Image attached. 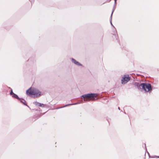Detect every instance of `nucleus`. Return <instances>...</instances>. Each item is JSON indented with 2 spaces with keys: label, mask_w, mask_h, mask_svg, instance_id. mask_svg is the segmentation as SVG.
<instances>
[{
  "label": "nucleus",
  "mask_w": 159,
  "mask_h": 159,
  "mask_svg": "<svg viewBox=\"0 0 159 159\" xmlns=\"http://www.w3.org/2000/svg\"><path fill=\"white\" fill-rule=\"evenodd\" d=\"M26 93L28 95H33L34 97H38L41 95L40 92L38 90L34 88H30L26 91Z\"/></svg>",
  "instance_id": "obj_1"
},
{
  "label": "nucleus",
  "mask_w": 159,
  "mask_h": 159,
  "mask_svg": "<svg viewBox=\"0 0 159 159\" xmlns=\"http://www.w3.org/2000/svg\"><path fill=\"white\" fill-rule=\"evenodd\" d=\"M97 96V94H89L83 95L82 97L84 98V101H88L93 100L95 99L94 98Z\"/></svg>",
  "instance_id": "obj_2"
},
{
  "label": "nucleus",
  "mask_w": 159,
  "mask_h": 159,
  "mask_svg": "<svg viewBox=\"0 0 159 159\" xmlns=\"http://www.w3.org/2000/svg\"><path fill=\"white\" fill-rule=\"evenodd\" d=\"M141 86L146 92H148L151 90V85L149 84L143 83L141 84Z\"/></svg>",
  "instance_id": "obj_3"
},
{
  "label": "nucleus",
  "mask_w": 159,
  "mask_h": 159,
  "mask_svg": "<svg viewBox=\"0 0 159 159\" xmlns=\"http://www.w3.org/2000/svg\"><path fill=\"white\" fill-rule=\"evenodd\" d=\"M129 80L130 79L129 77V75H125L122 79L121 83L122 84H125L129 81Z\"/></svg>",
  "instance_id": "obj_4"
},
{
  "label": "nucleus",
  "mask_w": 159,
  "mask_h": 159,
  "mask_svg": "<svg viewBox=\"0 0 159 159\" xmlns=\"http://www.w3.org/2000/svg\"><path fill=\"white\" fill-rule=\"evenodd\" d=\"M34 103L35 105L38 106H39V107H42V106H43L44 105L43 104H41V103H38V102H34Z\"/></svg>",
  "instance_id": "obj_5"
},
{
  "label": "nucleus",
  "mask_w": 159,
  "mask_h": 159,
  "mask_svg": "<svg viewBox=\"0 0 159 159\" xmlns=\"http://www.w3.org/2000/svg\"><path fill=\"white\" fill-rule=\"evenodd\" d=\"M72 61L75 64L77 65H80V63L76 61L75 59H72Z\"/></svg>",
  "instance_id": "obj_6"
},
{
  "label": "nucleus",
  "mask_w": 159,
  "mask_h": 159,
  "mask_svg": "<svg viewBox=\"0 0 159 159\" xmlns=\"http://www.w3.org/2000/svg\"><path fill=\"white\" fill-rule=\"evenodd\" d=\"M12 96L13 97H14V98H18V97L17 96V95H16L15 94H13V95H12Z\"/></svg>",
  "instance_id": "obj_7"
},
{
  "label": "nucleus",
  "mask_w": 159,
  "mask_h": 159,
  "mask_svg": "<svg viewBox=\"0 0 159 159\" xmlns=\"http://www.w3.org/2000/svg\"><path fill=\"white\" fill-rule=\"evenodd\" d=\"M20 102H21L23 103L24 104H25V105H26V104L25 103V102H26L24 100H20Z\"/></svg>",
  "instance_id": "obj_8"
},
{
  "label": "nucleus",
  "mask_w": 159,
  "mask_h": 159,
  "mask_svg": "<svg viewBox=\"0 0 159 159\" xmlns=\"http://www.w3.org/2000/svg\"><path fill=\"white\" fill-rule=\"evenodd\" d=\"M10 94H11V95H13V94H14V93H13L12 91H11V92L10 93Z\"/></svg>",
  "instance_id": "obj_9"
},
{
  "label": "nucleus",
  "mask_w": 159,
  "mask_h": 159,
  "mask_svg": "<svg viewBox=\"0 0 159 159\" xmlns=\"http://www.w3.org/2000/svg\"><path fill=\"white\" fill-rule=\"evenodd\" d=\"M118 109H119V110H120V107H118Z\"/></svg>",
  "instance_id": "obj_10"
},
{
  "label": "nucleus",
  "mask_w": 159,
  "mask_h": 159,
  "mask_svg": "<svg viewBox=\"0 0 159 159\" xmlns=\"http://www.w3.org/2000/svg\"><path fill=\"white\" fill-rule=\"evenodd\" d=\"M116 0H115V1H116Z\"/></svg>",
  "instance_id": "obj_11"
}]
</instances>
